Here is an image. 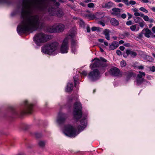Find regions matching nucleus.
I'll list each match as a JSON object with an SVG mask.
<instances>
[{"label": "nucleus", "instance_id": "50", "mask_svg": "<svg viewBox=\"0 0 155 155\" xmlns=\"http://www.w3.org/2000/svg\"><path fill=\"white\" fill-rule=\"evenodd\" d=\"M75 78H77V76H76L74 77V81H75V86L76 85L77 83L78 82L76 80H75Z\"/></svg>", "mask_w": 155, "mask_h": 155}, {"label": "nucleus", "instance_id": "19", "mask_svg": "<svg viewBox=\"0 0 155 155\" xmlns=\"http://www.w3.org/2000/svg\"><path fill=\"white\" fill-rule=\"evenodd\" d=\"M110 22L114 26H117L119 24L118 21L114 18H112L110 21Z\"/></svg>", "mask_w": 155, "mask_h": 155}, {"label": "nucleus", "instance_id": "1", "mask_svg": "<svg viewBox=\"0 0 155 155\" xmlns=\"http://www.w3.org/2000/svg\"><path fill=\"white\" fill-rule=\"evenodd\" d=\"M81 124L82 126H78V130L74 129L71 125L66 126L64 129V132L67 136L78 135L81 130H83L85 127L86 126V124L84 120L81 121Z\"/></svg>", "mask_w": 155, "mask_h": 155}, {"label": "nucleus", "instance_id": "45", "mask_svg": "<svg viewBox=\"0 0 155 155\" xmlns=\"http://www.w3.org/2000/svg\"><path fill=\"white\" fill-rule=\"evenodd\" d=\"M128 16V20L130 19L131 18H132V15L130 14V13H127Z\"/></svg>", "mask_w": 155, "mask_h": 155}, {"label": "nucleus", "instance_id": "53", "mask_svg": "<svg viewBox=\"0 0 155 155\" xmlns=\"http://www.w3.org/2000/svg\"><path fill=\"white\" fill-rule=\"evenodd\" d=\"M106 36V39L108 40H110V37L109 36V35H105Z\"/></svg>", "mask_w": 155, "mask_h": 155}, {"label": "nucleus", "instance_id": "38", "mask_svg": "<svg viewBox=\"0 0 155 155\" xmlns=\"http://www.w3.org/2000/svg\"><path fill=\"white\" fill-rule=\"evenodd\" d=\"M131 10L134 13H136L138 11V9H137L136 8H132V9H131Z\"/></svg>", "mask_w": 155, "mask_h": 155}, {"label": "nucleus", "instance_id": "62", "mask_svg": "<svg viewBox=\"0 0 155 155\" xmlns=\"http://www.w3.org/2000/svg\"><path fill=\"white\" fill-rule=\"evenodd\" d=\"M123 6V5L121 3H120L118 5V6L119 7H121Z\"/></svg>", "mask_w": 155, "mask_h": 155}, {"label": "nucleus", "instance_id": "33", "mask_svg": "<svg viewBox=\"0 0 155 155\" xmlns=\"http://www.w3.org/2000/svg\"><path fill=\"white\" fill-rule=\"evenodd\" d=\"M75 43V42L74 40H72V41L71 48H72V51H73V49L74 50V43Z\"/></svg>", "mask_w": 155, "mask_h": 155}, {"label": "nucleus", "instance_id": "20", "mask_svg": "<svg viewBox=\"0 0 155 155\" xmlns=\"http://www.w3.org/2000/svg\"><path fill=\"white\" fill-rule=\"evenodd\" d=\"M65 26L62 24H59V33L63 32Z\"/></svg>", "mask_w": 155, "mask_h": 155}, {"label": "nucleus", "instance_id": "52", "mask_svg": "<svg viewBox=\"0 0 155 155\" xmlns=\"http://www.w3.org/2000/svg\"><path fill=\"white\" fill-rule=\"evenodd\" d=\"M124 46H126V47H129L130 46V44L129 43H125L124 44Z\"/></svg>", "mask_w": 155, "mask_h": 155}, {"label": "nucleus", "instance_id": "41", "mask_svg": "<svg viewBox=\"0 0 155 155\" xmlns=\"http://www.w3.org/2000/svg\"><path fill=\"white\" fill-rule=\"evenodd\" d=\"M132 24V21H128L126 23V24L128 25H131Z\"/></svg>", "mask_w": 155, "mask_h": 155}, {"label": "nucleus", "instance_id": "30", "mask_svg": "<svg viewBox=\"0 0 155 155\" xmlns=\"http://www.w3.org/2000/svg\"><path fill=\"white\" fill-rule=\"evenodd\" d=\"M126 63L124 61H122L121 62L120 65L122 67H124L126 66Z\"/></svg>", "mask_w": 155, "mask_h": 155}, {"label": "nucleus", "instance_id": "43", "mask_svg": "<svg viewBox=\"0 0 155 155\" xmlns=\"http://www.w3.org/2000/svg\"><path fill=\"white\" fill-rule=\"evenodd\" d=\"M65 119V118L64 117H62L61 119H59V123L61 121H63Z\"/></svg>", "mask_w": 155, "mask_h": 155}, {"label": "nucleus", "instance_id": "3", "mask_svg": "<svg viewBox=\"0 0 155 155\" xmlns=\"http://www.w3.org/2000/svg\"><path fill=\"white\" fill-rule=\"evenodd\" d=\"M74 109L73 112L74 118L77 120L80 119L81 117V105L78 102H75L74 105Z\"/></svg>", "mask_w": 155, "mask_h": 155}, {"label": "nucleus", "instance_id": "46", "mask_svg": "<svg viewBox=\"0 0 155 155\" xmlns=\"http://www.w3.org/2000/svg\"><path fill=\"white\" fill-rule=\"evenodd\" d=\"M137 68L139 69H143L144 68L143 67L142 65L138 66Z\"/></svg>", "mask_w": 155, "mask_h": 155}, {"label": "nucleus", "instance_id": "54", "mask_svg": "<svg viewBox=\"0 0 155 155\" xmlns=\"http://www.w3.org/2000/svg\"><path fill=\"white\" fill-rule=\"evenodd\" d=\"M128 55V54H127L126 52V53H123V55L124 57H125V58L127 57Z\"/></svg>", "mask_w": 155, "mask_h": 155}, {"label": "nucleus", "instance_id": "17", "mask_svg": "<svg viewBox=\"0 0 155 155\" xmlns=\"http://www.w3.org/2000/svg\"><path fill=\"white\" fill-rule=\"evenodd\" d=\"M73 88V85L72 83H68L67 86L66 91L68 92L71 91Z\"/></svg>", "mask_w": 155, "mask_h": 155}, {"label": "nucleus", "instance_id": "39", "mask_svg": "<svg viewBox=\"0 0 155 155\" xmlns=\"http://www.w3.org/2000/svg\"><path fill=\"white\" fill-rule=\"evenodd\" d=\"M116 53L119 55H121L122 54L121 51L120 50H117Z\"/></svg>", "mask_w": 155, "mask_h": 155}, {"label": "nucleus", "instance_id": "31", "mask_svg": "<svg viewBox=\"0 0 155 155\" xmlns=\"http://www.w3.org/2000/svg\"><path fill=\"white\" fill-rule=\"evenodd\" d=\"M103 33L105 35H109V31L107 29H105L103 31Z\"/></svg>", "mask_w": 155, "mask_h": 155}, {"label": "nucleus", "instance_id": "40", "mask_svg": "<svg viewBox=\"0 0 155 155\" xmlns=\"http://www.w3.org/2000/svg\"><path fill=\"white\" fill-rule=\"evenodd\" d=\"M143 34L142 32L141 33H139L138 35V38H141L143 37Z\"/></svg>", "mask_w": 155, "mask_h": 155}, {"label": "nucleus", "instance_id": "24", "mask_svg": "<svg viewBox=\"0 0 155 155\" xmlns=\"http://www.w3.org/2000/svg\"><path fill=\"white\" fill-rule=\"evenodd\" d=\"M38 145L41 147H43L45 146V142L43 141L40 140L38 142Z\"/></svg>", "mask_w": 155, "mask_h": 155}, {"label": "nucleus", "instance_id": "16", "mask_svg": "<svg viewBox=\"0 0 155 155\" xmlns=\"http://www.w3.org/2000/svg\"><path fill=\"white\" fill-rule=\"evenodd\" d=\"M146 82L147 83L148 82L143 78H136V83L137 85L141 84L143 82Z\"/></svg>", "mask_w": 155, "mask_h": 155}, {"label": "nucleus", "instance_id": "12", "mask_svg": "<svg viewBox=\"0 0 155 155\" xmlns=\"http://www.w3.org/2000/svg\"><path fill=\"white\" fill-rule=\"evenodd\" d=\"M142 33L146 37L148 38H150V35L152 34L151 31L148 28L143 29L142 30Z\"/></svg>", "mask_w": 155, "mask_h": 155}, {"label": "nucleus", "instance_id": "14", "mask_svg": "<svg viewBox=\"0 0 155 155\" xmlns=\"http://www.w3.org/2000/svg\"><path fill=\"white\" fill-rule=\"evenodd\" d=\"M118 46V43L116 41H114L109 46V49L110 50H114Z\"/></svg>", "mask_w": 155, "mask_h": 155}, {"label": "nucleus", "instance_id": "57", "mask_svg": "<svg viewBox=\"0 0 155 155\" xmlns=\"http://www.w3.org/2000/svg\"><path fill=\"white\" fill-rule=\"evenodd\" d=\"M99 24L103 26H105V24L102 22H99Z\"/></svg>", "mask_w": 155, "mask_h": 155}, {"label": "nucleus", "instance_id": "60", "mask_svg": "<svg viewBox=\"0 0 155 155\" xmlns=\"http://www.w3.org/2000/svg\"><path fill=\"white\" fill-rule=\"evenodd\" d=\"M149 21L151 23V22H153L154 20L152 18H151V19H149Z\"/></svg>", "mask_w": 155, "mask_h": 155}, {"label": "nucleus", "instance_id": "34", "mask_svg": "<svg viewBox=\"0 0 155 155\" xmlns=\"http://www.w3.org/2000/svg\"><path fill=\"white\" fill-rule=\"evenodd\" d=\"M143 19L145 21H148L149 20V18L148 17L147 15H143Z\"/></svg>", "mask_w": 155, "mask_h": 155}, {"label": "nucleus", "instance_id": "7", "mask_svg": "<svg viewBox=\"0 0 155 155\" xmlns=\"http://www.w3.org/2000/svg\"><path fill=\"white\" fill-rule=\"evenodd\" d=\"M100 75V73L98 70L97 69H94L89 73L88 77L91 81H94L99 78Z\"/></svg>", "mask_w": 155, "mask_h": 155}, {"label": "nucleus", "instance_id": "23", "mask_svg": "<svg viewBox=\"0 0 155 155\" xmlns=\"http://www.w3.org/2000/svg\"><path fill=\"white\" fill-rule=\"evenodd\" d=\"M88 18L90 20H93L96 18V14L94 15L93 14H91L88 15Z\"/></svg>", "mask_w": 155, "mask_h": 155}, {"label": "nucleus", "instance_id": "10", "mask_svg": "<svg viewBox=\"0 0 155 155\" xmlns=\"http://www.w3.org/2000/svg\"><path fill=\"white\" fill-rule=\"evenodd\" d=\"M115 4L111 1L107 2H104L102 5V7L103 8L109 9L111 7L114 6Z\"/></svg>", "mask_w": 155, "mask_h": 155}, {"label": "nucleus", "instance_id": "5", "mask_svg": "<svg viewBox=\"0 0 155 155\" xmlns=\"http://www.w3.org/2000/svg\"><path fill=\"white\" fill-rule=\"evenodd\" d=\"M72 37V35H68L64 40L60 48V51L61 53H65L68 52L69 48L68 40Z\"/></svg>", "mask_w": 155, "mask_h": 155}, {"label": "nucleus", "instance_id": "48", "mask_svg": "<svg viewBox=\"0 0 155 155\" xmlns=\"http://www.w3.org/2000/svg\"><path fill=\"white\" fill-rule=\"evenodd\" d=\"M119 48L120 49L121 51H124L125 49L124 47L123 46L120 47Z\"/></svg>", "mask_w": 155, "mask_h": 155}, {"label": "nucleus", "instance_id": "55", "mask_svg": "<svg viewBox=\"0 0 155 155\" xmlns=\"http://www.w3.org/2000/svg\"><path fill=\"white\" fill-rule=\"evenodd\" d=\"M152 30L153 33H155V27H153L152 28Z\"/></svg>", "mask_w": 155, "mask_h": 155}, {"label": "nucleus", "instance_id": "49", "mask_svg": "<svg viewBox=\"0 0 155 155\" xmlns=\"http://www.w3.org/2000/svg\"><path fill=\"white\" fill-rule=\"evenodd\" d=\"M97 28L95 27H92L91 28L92 30V31H94L96 30L97 29Z\"/></svg>", "mask_w": 155, "mask_h": 155}, {"label": "nucleus", "instance_id": "15", "mask_svg": "<svg viewBox=\"0 0 155 155\" xmlns=\"http://www.w3.org/2000/svg\"><path fill=\"white\" fill-rule=\"evenodd\" d=\"M126 53L127 54L130 55L133 57H135L137 55V53L136 52L130 50H127Z\"/></svg>", "mask_w": 155, "mask_h": 155}, {"label": "nucleus", "instance_id": "4", "mask_svg": "<svg viewBox=\"0 0 155 155\" xmlns=\"http://www.w3.org/2000/svg\"><path fill=\"white\" fill-rule=\"evenodd\" d=\"M51 38L50 36L42 33L37 34L34 37L35 40L38 42H45Z\"/></svg>", "mask_w": 155, "mask_h": 155}, {"label": "nucleus", "instance_id": "35", "mask_svg": "<svg viewBox=\"0 0 155 155\" xmlns=\"http://www.w3.org/2000/svg\"><path fill=\"white\" fill-rule=\"evenodd\" d=\"M121 2H124L127 5H129V2L128 0H121Z\"/></svg>", "mask_w": 155, "mask_h": 155}, {"label": "nucleus", "instance_id": "8", "mask_svg": "<svg viewBox=\"0 0 155 155\" xmlns=\"http://www.w3.org/2000/svg\"><path fill=\"white\" fill-rule=\"evenodd\" d=\"M109 72L111 75L114 76H121L122 75L119 69L115 67L111 68Z\"/></svg>", "mask_w": 155, "mask_h": 155}, {"label": "nucleus", "instance_id": "56", "mask_svg": "<svg viewBox=\"0 0 155 155\" xmlns=\"http://www.w3.org/2000/svg\"><path fill=\"white\" fill-rule=\"evenodd\" d=\"M147 78L149 80H150L151 79L152 77L150 75H148L147 77Z\"/></svg>", "mask_w": 155, "mask_h": 155}, {"label": "nucleus", "instance_id": "13", "mask_svg": "<svg viewBox=\"0 0 155 155\" xmlns=\"http://www.w3.org/2000/svg\"><path fill=\"white\" fill-rule=\"evenodd\" d=\"M58 27V25L57 24L50 26L48 28V31L51 33H55L57 31Z\"/></svg>", "mask_w": 155, "mask_h": 155}, {"label": "nucleus", "instance_id": "18", "mask_svg": "<svg viewBox=\"0 0 155 155\" xmlns=\"http://www.w3.org/2000/svg\"><path fill=\"white\" fill-rule=\"evenodd\" d=\"M104 13L99 12L96 13V18L101 19L104 17Z\"/></svg>", "mask_w": 155, "mask_h": 155}, {"label": "nucleus", "instance_id": "44", "mask_svg": "<svg viewBox=\"0 0 155 155\" xmlns=\"http://www.w3.org/2000/svg\"><path fill=\"white\" fill-rule=\"evenodd\" d=\"M121 17L123 18H125L126 17V15L125 14H123L121 15Z\"/></svg>", "mask_w": 155, "mask_h": 155}, {"label": "nucleus", "instance_id": "36", "mask_svg": "<svg viewBox=\"0 0 155 155\" xmlns=\"http://www.w3.org/2000/svg\"><path fill=\"white\" fill-rule=\"evenodd\" d=\"M136 3V2L133 0H131L129 2V5L130 4L131 5H135Z\"/></svg>", "mask_w": 155, "mask_h": 155}, {"label": "nucleus", "instance_id": "58", "mask_svg": "<svg viewBox=\"0 0 155 155\" xmlns=\"http://www.w3.org/2000/svg\"><path fill=\"white\" fill-rule=\"evenodd\" d=\"M124 43V41L123 40H120L119 42V43L120 44H123Z\"/></svg>", "mask_w": 155, "mask_h": 155}, {"label": "nucleus", "instance_id": "22", "mask_svg": "<svg viewBox=\"0 0 155 155\" xmlns=\"http://www.w3.org/2000/svg\"><path fill=\"white\" fill-rule=\"evenodd\" d=\"M139 74H138L136 77V78H142L143 76H145V74L144 72L139 71Z\"/></svg>", "mask_w": 155, "mask_h": 155}, {"label": "nucleus", "instance_id": "63", "mask_svg": "<svg viewBox=\"0 0 155 155\" xmlns=\"http://www.w3.org/2000/svg\"><path fill=\"white\" fill-rule=\"evenodd\" d=\"M91 0H85V2L87 3L90 2L91 1Z\"/></svg>", "mask_w": 155, "mask_h": 155}, {"label": "nucleus", "instance_id": "64", "mask_svg": "<svg viewBox=\"0 0 155 155\" xmlns=\"http://www.w3.org/2000/svg\"><path fill=\"white\" fill-rule=\"evenodd\" d=\"M114 1L116 2H121V0H114Z\"/></svg>", "mask_w": 155, "mask_h": 155}, {"label": "nucleus", "instance_id": "32", "mask_svg": "<svg viewBox=\"0 0 155 155\" xmlns=\"http://www.w3.org/2000/svg\"><path fill=\"white\" fill-rule=\"evenodd\" d=\"M149 68L151 71L152 72L155 71V66H153L152 67H150Z\"/></svg>", "mask_w": 155, "mask_h": 155}, {"label": "nucleus", "instance_id": "29", "mask_svg": "<svg viewBox=\"0 0 155 155\" xmlns=\"http://www.w3.org/2000/svg\"><path fill=\"white\" fill-rule=\"evenodd\" d=\"M87 6L90 8H94V4L92 3H89L87 5Z\"/></svg>", "mask_w": 155, "mask_h": 155}, {"label": "nucleus", "instance_id": "2", "mask_svg": "<svg viewBox=\"0 0 155 155\" xmlns=\"http://www.w3.org/2000/svg\"><path fill=\"white\" fill-rule=\"evenodd\" d=\"M58 46V43L56 41L48 43L42 48V51L45 54H51L55 52Z\"/></svg>", "mask_w": 155, "mask_h": 155}, {"label": "nucleus", "instance_id": "27", "mask_svg": "<svg viewBox=\"0 0 155 155\" xmlns=\"http://www.w3.org/2000/svg\"><path fill=\"white\" fill-rule=\"evenodd\" d=\"M64 15L63 11L61 9H59V18L62 17Z\"/></svg>", "mask_w": 155, "mask_h": 155}, {"label": "nucleus", "instance_id": "11", "mask_svg": "<svg viewBox=\"0 0 155 155\" xmlns=\"http://www.w3.org/2000/svg\"><path fill=\"white\" fill-rule=\"evenodd\" d=\"M120 9L115 8L112 9L111 13L113 15L119 17L120 16Z\"/></svg>", "mask_w": 155, "mask_h": 155}, {"label": "nucleus", "instance_id": "59", "mask_svg": "<svg viewBox=\"0 0 155 155\" xmlns=\"http://www.w3.org/2000/svg\"><path fill=\"white\" fill-rule=\"evenodd\" d=\"M100 42H104V40L102 39H100L98 40Z\"/></svg>", "mask_w": 155, "mask_h": 155}, {"label": "nucleus", "instance_id": "25", "mask_svg": "<svg viewBox=\"0 0 155 155\" xmlns=\"http://www.w3.org/2000/svg\"><path fill=\"white\" fill-rule=\"evenodd\" d=\"M134 20L135 23H138L142 20V19L138 17H134Z\"/></svg>", "mask_w": 155, "mask_h": 155}, {"label": "nucleus", "instance_id": "9", "mask_svg": "<svg viewBox=\"0 0 155 155\" xmlns=\"http://www.w3.org/2000/svg\"><path fill=\"white\" fill-rule=\"evenodd\" d=\"M24 104L26 107V112L28 113H31L32 109V104L30 103L27 100L25 101Z\"/></svg>", "mask_w": 155, "mask_h": 155}, {"label": "nucleus", "instance_id": "42", "mask_svg": "<svg viewBox=\"0 0 155 155\" xmlns=\"http://www.w3.org/2000/svg\"><path fill=\"white\" fill-rule=\"evenodd\" d=\"M140 26L141 27L143 28L144 26V24L143 22H140L139 23Z\"/></svg>", "mask_w": 155, "mask_h": 155}, {"label": "nucleus", "instance_id": "26", "mask_svg": "<svg viewBox=\"0 0 155 155\" xmlns=\"http://www.w3.org/2000/svg\"><path fill=\"white\" fill-rule=\"evenodd\" d=\"M134 15L136 16V17L140 16L141 17H143V16L144 14H143L141 13H140L138 12H137L136 13H134Z\"/></svg>", "mask_w": 155, "mask_h": 155}, {"label": "nucleus", "instance_id": "51", "mask_svg": "<svg viewBox=\"0 0 155 155\" xmlns=\"http://www.w3.org/2000/svg\"><path fill=\"white\" fill-rule=\"evenodd\" d=\"M87 30L88 32H89L90 31V28L89 26H87Z\"/></svg>", "mask_w": 155, "mask_h": 155}, {"label": "nucleus", "instance_id": "28", "mask_svg": "<svg viewBox=\"0 0 155 155\" xmlns=\"http://www.w3.org/2000/svg\"><path fill=\"white\" fill-rule=\"evenodd\" d=\"M139 9L140 11H143L145 13H147L148 11L145 8L143 7L140 8Z\"/></svg>", "mask_w": 155, "mask_h": 155}, {"label": "nucleus", "instance_id": "21", "mask_svg": "<svg viewBox=\"0 0 155 155\" xmlns=\"http://www.w3.org/2000/svg\"><path fill=\"white\" fill-rule=\"evenodd\" d=\"M137 25H131L130 27V29L131 31H138L139 29V28L138 27L137 28Z\"/></svg>", "mask_w": 155, "mask_h": 155}, {"label": "nucleus", "instance_id": "6", "mask_svg": "<svg viewBox=\"0 0 155 155\" xmlns=\"http://www.w3.org/2000/svg\"><path fill=\"white\" fill-rule=\"evenodd\" d=\"M94 60H96V61L93 64L92 67H105L107 65L105 63L107 60L103 58H101L100 60L97 58H95Z\"/></svg>", "mask_w": 155, "mask_h": 155}, {"label": "nucleus", "instance_id": "61", "mask_svg": "<svg viewBox=\"0 0 155 155\" xmlns=\"http://www.w3.org/2000/svg\"><path fill=\"white\" fill-rule=\"evenodd\" d=\"M151 9L154 12H155V7H153L151 8Z\"/></svg>", "mask_w": 155, "mask_h": 155}, {"label": "nucleus", "instance_id": "37", "mask_svg": "<svg viewBox=\"0 0 155 155\" xmlns=\"http://www.w3.org/2000/svg\"><path fill=\"white\" fill-rule=\"evenodd\" d=\"M81 74L82 75H83L85 76H86L87 74V72L85 71H83L81 73Z\"/></svg>", "mask_w": 155, "mask_h": 155}, {"label": "nucleus", "instance_id": "47", "mask_svg": "<svg viewBox=\"0 0 155 155\" xmlns=\"http://www.w3.org/2000/svg\"><path fill=\"white\" fill-rule=\"evenodd\" d=\"M143 3H147L149 2L148 0H140Z\"/></svg>", "mask_w": 155, "mask_h": 155}]
</instances>
